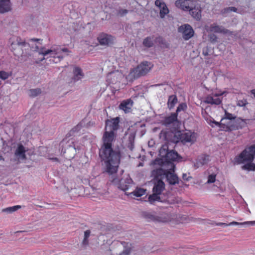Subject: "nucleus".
Wrapping results in <instances>:
<instances>
[{"label":"nucleus","mask_w":255,"mask_h":255,"mask_svg":"<svg viewBox=\"0 0 255 255\" xmlns=\"http://www.w3.org/2000/svg\"><path fill=\"white\" fill-rule=\"evenodd\" d=\"M175 165H173L172 168L169 170H165L164 175L165 176L168 182L171 185H175L178 182V178L174 172Z\"/></svg>","instance_id":"12"},{"label":"nucleus","mask_w":255,"mask_h":255,"mask_svg":"<svg viewBox=\"0 0 255 255\" xmlns=\"http://www.w3.org/2000/svg\"><path fill=\"white\" fill-rule=\"evenodd\" d=\"M41 92V89L39 88L35 89H30L29 91V95L30 97H36L40 94Z\"/></svg>","instance_id":"34"},{"label":"nucleus","mask_w":255,"mask_h":255,"mask_svg":"<svg viewBox=\"0 0 255 255\" xmlns=\"http://www.w3.org/2000/svg\"><path fill=\"white\" fill-rule=\"evenodd\" d=\"M225 117L226 118L229 120H234L235 119V117L233 116V115L229 113L226 112L225 113Z\"/></svg>","instance_id":"40"},{"label":"nucleus","mask_w":255,"mask_h":255,"mask_svg":"<svg viewBox=\"0 0 255 255\" xmlns=\"http://www.w3.org/2000/svg\"><path fill=\"white\" fill-rule=\"evenodd\" d=\"M114 37L106 33H101L98 37V40L101 45H108L114 42Z\"/></svg>","instance_id":"13"},{"label":"nucleus","mask_w":255,"mask_h":255,"mask_svg":"<svg viewBox=\"0 0 255 255\" xmlns=\"http://www.w3.org/2000/svg\"><path fill=\"white\" fill-rule=\"evenodd\" d=\"M128 12V10L127 9H120L118 11V14L121 16H123L126 14Z\"/></svg>","instance_id":"42"},{"label":"nucleus","mask_w":255,"mask_h":255,"mask_svg":"<svg viewBox=\"0 0 255 255\" xmlns=\"http://www.w3.org/2000/svg\"><path fill=\"white\" fill-rule=\"evenodd\" d=\"M160 171H163V173H164V171H163V170H162V169H160Z\"/></svg>","instance_id":"52"},{"label":"nucleus","mask_w":255,"mask_h":255,"mask_svg":"<svg viewBox=\"0 0 255 255\" xmlns=\"http://www.w3.org/2000/svg\"><path fill=\"white\" fill-rule=\"evenodd\" d=\"M133 146H134V145H133V143L132 142H130V145H129L128 146V147L131 150H132V149L133 148Z\"/></svg>","instance_id":"45"},{"label":"nucleus","mask_w":255,"mask_h":255,"mask_svg":"<svg viewBox=\"0 0 255 255\" xmlns=\"http://www.w3.org/2000/svg\"><path fill=\"white\" fill-rule=\"evenodd\" d=\"M69 51L67 48H61L59 46H53L50 49H45L42 48L40 49L39 53L43 56H45L50 54L49 61L53 63L59 62L65 56L63 53H68Z\"/></svg>","instance_id":"5"},{"label":"nucleus","mask_w":255,"mask_h":255,"mask_svg":"<svg viewBox=\"0 0 255 255\" xmlns=\"http://www.w3.org/2000/svg\"><path fill=\"white\" fill-rule=\"evenodd\" d=\"M133 105V101L131 99L123 100L119 105L120 109L124 111L125 113H129L131 111Z\"/></svg>","instance_id":"14"},{"label":"nucleus","mask_w":255,"mask_h":255,"mask_svg":"<svg viewBox=\"0 0 255 255\" xmlns=\"http://www.w3.org/2000/svg\"><path fill=\"white\" fill-rule=\"evenodd\" d=\"M25 41H20L19 37H16L15 41L11 43V50L15 55L18 56L22 54V48L26 46Z\"/></svg>","instance_id":"10"},{"label":"nucleus","mask_w":255,"mask_h":255,"mask_svg":"<svg viewBox=\"0 0 255 255\" xmlns=\"http://www.w3.org/2000/svg\"><path fill=\"white\" fill-rule=\"evenodd\" d=\"M178 31L182 33L183 38L187 40L191 38L194 35V31L189 24H185L178 28Z\"/></svg>","instance_id":"11"},{"label":"nucleus","mask_w":255,"mask_h":255,"mask_svg":"<svg viewBox=\"0 0 255 255\" xmlns=\"http://www.w3.org/2000/svg\"><path fill=\"white\" fill-rule=\"evenodd\" d=\"M154 42L158 43L160 44H164V39L162 37L159 36L154 39Z\"/></svg>","instance_id":"38"},{"label":"nucleus","mask_w":255,"mask_h":255,"mask_svg":"<svg viewBox=\"0 0 255 255\" xmlns=\"http://www.w3.org/2000/svg\"><path fill=\"white\" fill-rule=\"evenodd\" d=\"M74 79L76 80H78L81 79L83 77L82 70L80 68L76 67H75L74 71Z\"/></svg>","instance_id":"27"},{"label":"nucleus","mask_w":255,"mask_h":255,"mask_svg":"<svg viewBox=\"0 0 255 255\" xmlns=\"http://www.w3.org/2000/svg\"><path fill=\"white\" fill-rule=\"evenodd\" d=\"M255 156V144L247 147L239 155L234 158L235 162L238 164L245 161L253 162Z\"/></svg>","instance_id":"7"},{"label":"nucleus","mask_w":255,"mask_h":255,"mask_svg":"<svg viewBox=\"0 0 255 255\" xmlns=\"http://www.w3.org/2000/svg\"><path fill=\"white\" fill-rule=\"evenodd\" d=\"M91 231L89 230H87L84 232V238L88 239L90 237Z\"/></svg>","instance_id":"43"},{"label":"nucleus","mask_w":255,"mask_h":255,"mask_svg":"<svg viewBox=\"0 0 255 255\" xmlns=\"http://www.w3.org/2000/svg\"><path fill=\"white\" fill-rule=\"evenodd\" d=\"M206 29L207 31L221 33H227L229 31L228 29H225L222 26L217 25L216 23H213L209 27H206Z\"/></svg>","instance_id":"18"},{"label":"nucleus","mask_w":255,"mask_h":255,"mask_svg":"<svg viewBox=\"0 0 255 255\" xmlns=\"http://www.w3.org/2000/svg\"><path fill=\"white\" fill-rule=\"evenodd\" d=\"M52 159H53V160H55V161H58V158H56H56H52Z\"/></svg>","instance_id":"50"},{"label":"nucleus","mask_w":255,"mask_h":255,"mask_svg":"<svg viewBox=\"0 0 255 255\" xmlns=\"http://www.w3.org/2000/svg\"><path fill=\"white\" fill-rule=\"evenodd\" d=\"M251 93L254 96L255 98V89H253L251 91Z\"/></svg>","instance_id":"48"},{"label":"nucleus","mask_w":255,"mask_h":255,"mask_svg":"<svg viewBox=\"0 0 255 255\" xmlns=\"http://www.w3.org/2000/svg\"><path fill=\"white\" fill-rule=\"evenodd\" d=\"M247 120L242 119L241 118L239 119L236 123V126L237 129H242L243 128H245L247 126Z\"/></svg>","instance_id":"29"},{"label":"nucleus","mask_w":255,"mask_h":255,"mask_svg":"<svg viewBox=\"0 0 255 255\" xmlns=\"http://www.w3.org/2000/svg\"><path fill=\"white\" fill-rule=\"evenodd\" d=\"M213 53V48L211 46H207L203 48L202 54L204 56L211 55Z\"/></svg>","instance_id":"32"},{"label":"nucleus","mask_w":255,"mask_h":255,"mask_svg":"<svg viewBox=\"0 0 255 255\" xmlns=\"http://www.w3.org/2000/svg\"><path fill=\"white\" fill-rule=\"evenodd\" d=\"M214 123L216 125H219L220 124L218 123V122H215Z\"/></svg>","instance_id":"49"},{"label":"nucleus","mask_w":255,"mask_h":255,"mask_svg":"<svg viewBox=\"0 0 255 255\" xmlns=\"http://www.w3.org/2000/svg\"><path fill=\"white\" fill-rule=\"evenodd\" d=\"M89 244V240L88 239L85 238L84 237V239L82 241V245L84 246H87Z\"/></svg>","instance_id":"44"},{"label":"nucleus","mask_w":255,"mask_h":255,"mask_svg":"<svg viewBox=\"0 0 255 255\" xmlns=\"http://www.w3.org/2000/svg\"><path fill=\"white\" fill-rule=\"evenodd\" d=\"M165 189V184L161 180H158L154 183L152 192L160 195Z\"/></svg>","instance_id":"19"},{"label":"nucleus","mask_w":255,"mask_h":255,"mask_svg":"<svg viewBox=\"0 0 255 255\" xmlns=\"http://www.w3.org/2000/svg\"><path fill=\"white\" fill-rule=\"evenodd\" d=\"M148 199L150 204H153L155 201H160V197L159 194L153 192L152 194L149 196Z\"/></svg>","instance_id":"28"},{"label":"nucleus","mask_w":255,"mask_h":255,"mask_svg":"<svg viewBox=\"0 0 255 255\" xmlns=\"http://www.w3.org/2000/svg\"><path fill=\"white\" fill-rule=\"evenodd\" d=\"M182 177L184 180H188V178H187V175L186 174H183Z\"/></svg>","instance_id":"46"},{"label":"nucleus","mask_w":255,"mask_h":255,"mask_svg":"<svg viewBox=\"0 0 255 255\" xmlns=\"http://www.w3.org/2000/svg\"><path fill=\"white\" fill-rule=\"evenodd\" d=\"M214 36H215V39L217 38V37H216L215 35H214Z\"/></svg>","instance_id":"54"},{"label":"nucleus","mask_w":255,"mask_h":255,"mask_svg":"<svg viewBox=\"0 0 255 255\" xmlns=\"http://www.w3.org/2000/svg\"><path fill=\"white\" fill-rule=\"evenodd\" d=\"M176 7L181 9L189 11L192 16L197 20L201 19V10L199 4L195 0H177L175 2Z\"/></svg>","instance_id":"3"},{"label":"nucleus","mask_w":255,"mask_h":255,"mask_svg":"<svg viewBox=\"0 0 255 255\" xmlns=\"http://www.w3.org/2000/svg\"><path fill=\"white\" fill-rule=\"evenodd\" d=\"M209 160V156L207 155H203L198 158L197 164L204 165L206 164Z\"/></svg>","instance_id":"26"},{"label":"nucleus","mask_w":255,"mask_h":255,"mask_svg":"<svg viewBox=\"0 0 255 255\" xmlns=\"http://www.w3.org/2000/svg\"><path fill=\"white\" fill-rule=\"evenodd\" d=\"M124 234L126 235V237L128 238V239H126L127 240H129L130 237H131V235H129V236H128L127 233H124Z\"/></svg>","instance_id":"47"},{"label":"nucleus","mask_w":255,"mask_h":255,"mask_svg":"<svg viewBox=\"0 0 255 255\" xmlns=\"http://www.w3.org/2000/svg\"><path fill=\"white\" fill-rule=\"evenodd\" d=\"M219 225H223L226 226H231V225H247V226H253L255 225V221H247L242 223H239L235 221H233L227 224L226 223H220Z\"/></svg>","instance_id":"24"},{"label":"nucleus","mask_w":255,"mask_h":255,"mask_svg":"<svg viewBox=\"0 0 255 255\" xmlns=\"http://www.w3.org/2000/svg\"><path fill=\"white\" fill-rule=\"evenodd\" d=\"M155 4L160 9V16L164 18L169 13V9L165 3L161 0H156Z\"/></svg>","instance_id":"16"},{"label":"nucleus","mask_w":255,"mask_h":255,"mask_svg":"<svg viewBox=\"0 0 255 255\" xmlns=\"http://www.w3.org/2000/svg\"><path fill=\"white\" fill-rule=\"evenodd\" d=\"M79 128V125L71 129L70 132L66 135V136L60 142L59 145L61 148V152L66 157H73L71 156H68L65 155L66 153V150H72L74 152H76V148L75 145V139L73 137H71V135L73 134L75 131L78 130Z\"/></svg>","instance_id":"6"},{"label":"nucleus","mask_w":255,"mask_h":255,"mask_svg":"<svg viewBox=\"0 0 255 255\" xmlns=\"http://www.w3.org/2000/svg\"><path fill=\"white\" fill-rule=\"evenodd\" d=\"M160 171H163V173H164V171H163V170H162V169H160Z\"/></svg>","instance_id":"53"},{"label":"nucleus","mask_w":255,"mask_h":255,"mask_svg":"<svg viewBox=\"0 0 255 255\" xmlns=\"http://www.w3.org/2000/svg\"><path fill=\"white\" fill-rule=\"evenodd\" d=\"M26 151V150L23 145L22 144H19L15 151L14 154L19 158L24 160L26 158L25 154Z\"/></svg>","instance_id":"20"},{"label":"nucleus","mask_w":255,"mask_h":255,"mask_svg":"<svg viewBox=\"0 0 255 255\" xmlns=\"http://www.w3.org/2000/svg\"><path fill=\"white\" fill-rule=\"evenodd\" d=\"M153 66V65L151 62L146 61H143L135 68L130 70L127 78L129 81H133L141 76H145L149 72Z\"/></svg>","instance_id":"4"},{"label":"nucleus","mask_w":255,"mask_h":255,"mask_svg":"<svg viewBox=\"0 0 255 255\" xmlns=\"http://www.w3.org/2000/svg\"><path fill=\"white\" fill-rule=\"evenodd\" d=\"M237 9L235 7H229L224 9L223 13L228 12L229 11L236 12Z\"/></svg>","instance_id":"39"},{"label":"nucleus","mask_w":255,"mask_h":255,"mask_svg":"<svg viewBox=\"0 0 255 255\" xmlns=\"http://www.w3.org/2000/svg\"><path fill=\"white\" fill-rule=\"evenodd\" d=\"M154 36H148L144 38L143 40L142 44L144 46L150 48L154 45Z\"/></svg>","instance_id":"23"},{"label":"nucleus","mask_w":255,"mask_h":255,"mask_svg":"<svg viewBox=\"0 0 255 255\" xmlns=\"http://www.w3.org/2000/svg\"><path fill=\"white\" fill-rule=\"evenodd\" d=\"M221 100L217 96H209L206 97L205 102L208 104L219 105L221 103Z\"/></svg>","instance_id":"22"},{"label":"nucleus","mask_w":255,"mask_h":255,"mask_svg":"<svg viewBox=\"0 0 255 255\" xmlns=\"http://www.w3.org/2000/svg\"><path fill=\"white\" fill-rule=\"evenodd\" d=\"M187 105L185 103L180 104L177 108L175 113H177V115H178L179 112L181 111H185L187 109Z\"/></svg>","instance_id":"35"},{"label":"nucleus","mask_w":255,"mask_h":255,"mask_svg":"<svg viewBox=\"0 0 255 255\" xmlns=\"http://www.w3.org/2000/svg\"><path fill=\"white\" fill-rule=\"evenodd\" d=\"M178 115L177 113H173L167 117H166L162 121V124L165 126H168L171 124L179 123L177 119Z\"/></svg>","instance_id":"17"},{"label":"nucleus","mask_w":255,"mask_h":255,"mask_svg":"<svg viewBox=\"0 0 255 255\" xmlns=\"http://www.w3.org/2000/svg\"><path fill=\"white\" fill-rule=\"evenodd\" d=\"M216 181V175L211 174L208 176L207 183H213Z\"/></svg>","instance_id":"37"},{"label":"nucleus","mask_w":255,"mask_h":255,"mask_svg":"<svg viewBox=\"0 0 255 255\" xmlns=\"http://www.w3.org/2000/svg\"><path fill=\"white\" fill-rule=\"evenodd\" d=\"M10 10V0H0V13H4Z\"/></svg>","instance_id":"21"},{"label":"nucleus","mask_w":255,"mask_h":255,"mask_svg":"<svg viewBox=\"0 0 255 255\" xmlns=\"http://www.w3.org/2000/svg\"><path fill=\"white\" fill-rule=\"evenodd\" d=\"M159 153L162 156L165 155V160L168 162L176 161L179 157L177 152L173 150L169 151L167 145H164L161 147Z\"/></svg>","instance_id":"9"},{"label":"nucleus","mask_w":255,"mask_h":255,"mask_svg":"<svg viewBox=\"0 0 255 255\" xmlns=\"http://www.w3.org/2000/svg\"><path fill=\"white\" fill-rule=\"evenodd\" d=\"M131 186V184L129 182V180H121L120 181L119 188L126 192V194L128 195H133L134 196L136 197H139L144 195L146 193V190L141 188H136V189L130 193H128L127 191L129 189Z\"/></svg>","instance_id":"8"},{"label":"nucleus","mask_w":255,"mask_h":255,"mask_svg":"<svg viewBox=\"0 0 255 255\" xmlns=\"http://www.w3.org/2000/svg\"><path fill=\"white\" fill-rule=\"evenodd\" d=\"M242 168L243 170L248 171H255V163L252 162H249L242 166Z\"/></svg>","instance_id":"30"},{"label":"nucleus","mask_w":255,"mask_h":255,"mask_svg":"<svg viewBox=\"0 0 255 255\" xmlns=\"http://www.w3.org/2000/svg\"><path fill=\"white\" fill-rule=\"evenodd\" d=\"M32 40L34 41H38V39H33Z\"/></svg>","instance_id":"51"},{"label":"nucleus","mask_w":255,"mask_h":255,"mask_svg":"<svg viewBox=\"0 0 255 255\" xmlns=\"http://www.w3.org/2000/svg\"><path fill=\"white\" fill-rule=\"evenodd\" d=\"M119 118L107 120L106 121L105 131L103 137L102 144L99 149V157L105 164L107 172L110 174L117 172L121 160V153L112 147L113 143L116 137V131L119 128Z\"/></svg>","instance_id":"1"},{"label":"nucleus","mask_w":255,"mask_h":255,"mask_svg":"<svg viewBox=\"0 0 255 255\" xmlns=\"http://www.w3.org/2000/svg\"><path fill=\"white\" fill-rule=\"evenodd\" d=\"M177 98L176 96L175 95H171L168 97V102H167V106L168 108L171 110L173 109L176 104L177 103Z\"/></svg>","instance_id":"25"},{"label":"nucleus","mask_w":255,"mask_h":255,"mask_svg":"<svg viewBox=\"0 0 255 255\" xmlns=\"http://www.w3.org/2000/svg\"><path fill=\"white\" fill-rule=\"evenodd\" d=\"M165 140L168 142L178 143L181 142L185 144L187 142L194 143L196 140V133L188 131H177L175 132L168 131L163 132Z\"/></svg>","instance_id":"2"},{"label":"nucleus","mask_w":255,"mask_h":255,"mask_svg":"<svg viewBox=\"0 0 255 255\" xmlns=\"http://www.w3.org/2000/svg\"><path fill=\"white\" fill-rule=\"evenodd\" d=\"M115 244L117 246H121L122 245L124 247V250L122 252V254H120V255H129L131 252L132 248L131 244L128 242H126L123 240L117 241L116 242H114L113 243Z\"/></svg>","instance_id":"15"},{"label":"nucleus","mask_w":255,"mask_h":255,"mask_svg":"<svg viewBox=\"0 0 255 255\" xmlns=\"http://www.w3.org/2000/svg\"><path fill=\"white\" fill-rule=\"evenodd\" d=\"M10 74H9L8 72H6L4 71H0V78L2 80H5L7 79Z\"/></svg>","instance_id":"36"},{"label":"nucleus","mask_w":255,"mask_h":255,"mask_svg":"<svg viewBox=\"0 0 255 255\" xmlns=\"http://www.w3.org/2000/svg\"><path fill=\"white\" fill-rule=\"evenodd\" d=\"M247 104V101L245 100H239L238 102L237 105L239 107H243L246 105Z\"/></svg>","instance_id":"41"},{"label":"nucleus","mask_w":255,"mask_h":255,"mask_svg":"<svg viewBox=\"0 0 255 255\" xmlns=\"http://www.w3.org/2000/svg\"><path fill=\"white\" fill-rule=\"evenodd\" d=\"M21 208L20 205H15L12 207H7L2 210V212H6L8 213H11L13 212L17 211V210Z\"/></svg>","instance_id":"31"},{"label":"nucleus","mask_w":255,"mask_h":255,"mask_svg":"<svg viewBox=\"0 0 255 255\" xmlns=\"http://www.w3.org/2000/svg\"><path fill=\"white\" fill-rule=\"evenodd\" d=\"M144 217L148 221H158L157 217L149 213H144Z\"/></svg>","instance_id":"33"}]
</instances>
